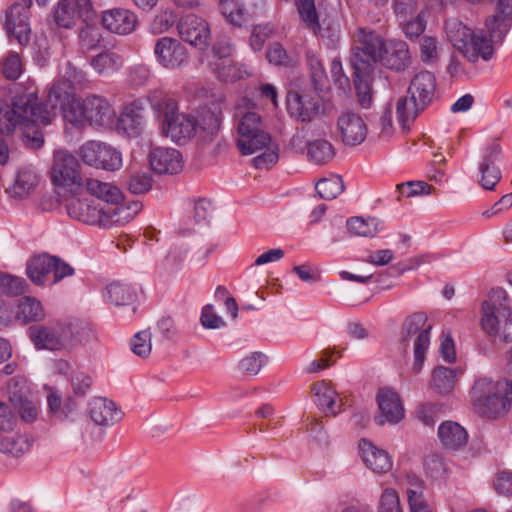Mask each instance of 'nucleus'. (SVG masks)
<instances>
[{"label": "nucleus", "instance_id": "1", "mask_svg": "<svg viewBox=\"0 0 512 512\" xmlns=\"http://www.w3.org/2000/svg\"><path fill=\"white\" fill-rule=\"evenodd\" d=\"M51 123V113L42 109L37 103L34 92L15 96L10 106L0 107V132L10 133L20 129L23 133L24 143L38 149L44 143L42 133L35 129L39 124ZM10 150L6 140L0 135V164L9 160Z\"/></svg>", "mask_w": 512, "mask_h": 512}, {"label": "nucleus", "instance_id": "2", "mask_svg": "<svg viewBox=\"0 0 512 512\" xmlns=\"http://www.w3.org/2000/svg\"><path fill=\"white\" fill-rule=\"evenodd\" d=\"M148 102L161 121L162 134L177 144H185L197 133V119L187 113L178 112L177 101L163 90H154Z\"/></svg>", "mask_w": 512, "mask_h": 512}, {"label": "nucleus", "instance_id": "3", "mask_svg": "<svg viewBox=\"0 0 512 512\" xmlns=\"http://www.w3.org/2000/svg\"><path fill=\"white\" fill-rule=\"evenodd\" d=\"M471 402L476 412L488 418L506 413L512 403V382L494 381L482 376L475 380L470 391Z\"/></svg>", "mask_w": 512, "mask_h": 512}, {"label": "nucleus", "instance_id": "4", "mask_svg": "<svg viewBox=\"0 0 512 512\" xmlns=\"http://www.w3.org/2000/svg\"><path fill=\"white\" fill-rule=\"evenodd\" d=\"M116 112L109 100L99 94H89L68 108L65 122L72 127L83 130L87 127L105 128L110 126Z\"/></svg>", "mask_w": 512, "mask_h": 512}, {"label": "nucleus", "instance_id": "5", "mask_svg": "<svg viewBox=\"0 0 512 512\" xmlns=\"http://www.w3.org/2000/svg\"><path fill=\"white\" fill-rule=\"evenodd\" d=\"M236 144L243 155L254 154L269 147L271 136L265 130L261 116L251 108L236 106L233 115Z\"/></svg>", "mask_w": 512, "mask_h": 512}, {"label": "nucleus", "instance_id": "6", "mask_svg": "<svg viewBox=\"0 0 512 512\" xmlns=\"http://www.w3.org/2000/svg\"><path fill=\"white\" fill-rule=\"evenodd\" d=\"M51 182L69 194L83 192L81 165L78 159L68 150L60 149L54 152L50 170Z\"/></svg>", "mask_w": 512, "mask_h": 512}, {"label": "nucleus", "instance_id": "7", "mask_svg": "<svg viewBox=\"0 0 512 512\" xmlns=\"http://www.w3.org/2000/svg\"><path fill=\"white\" fill-rule=\"evenodd\" d=\"M432 326L427 324V317L424 313L417 312L407 317L401 329V344L404 347L413 340L414 363L412 371L417 374L421 371L425 353L430 345V330Z\"/></svg>", "mask_w": 512, "mask_h": 512}, {"label": "nucleus", "instance_id": "8", "mask_svg": "<svg viewBox=\"0 0 512 512\" xmlns=\"http://www.w3.org/2000/svg\"><path fill=\"white\" fill-rule=\"evenodd\" d=\"M26 274L36 285H54L72 276L74 269L63 259L43 253L27 262Z\"/></svg>", "mask_w": 512, "mask_h": 512}, {"label": "nucleus", "instance_id": "9", "mask_svg": "<svg viewBox=\"0 0 512 512\" xmlns=\"http://www.w3.org/2000/svg\"><path fill=\"white\" fill-rule=\"evenodd\" d=\"M512 318L507 293L493 288L482 304L481 327L489 335L502 338L503 326Z\"/></svg>", "mask_w": 512, "mask_h": 512}, {"label": "nucleus", "instance_id": "10", "mask_svg": "<svg viewBox=\"0 0 512 512\" xmlns=\"http://www.w3.org/2000/svg\"><path fill=\"white\" fill-rule=\"evenodd\" d=\"M359 44L353 49L351 63L357 73L373 72V65L380 61L385 41L368 28H359Z\"/></svg>", "mask_w": 512, "mask_h": 512}, {"label": "nucleus", "instance_id": "11", "mask_svg": "<svg viewBox=\"0 0 512 512\" xmlns=\"http://www.w3.org/2000/svg\"><path fill=\"white\" fill-rule=\"evenodd\" d=\"M32 0H17L4 12L3 26L10 41L26 46L30 41V12Z\"/></svg>", "mask_w": 512, "mask_h": 512}, {"label": "nucleus", "instance_id": "12", "mask_svg": "<svg viewBox=\"0 0 512 512\" xmlns=\"http://www.w3.org/2000/svg\"><path fill=\"white\" fill-rule=\"evenodd\" d=\"M77 153L84 164L97 169L116 171L123 164L121 152L101 141H87L79 147Z\"/></svg>", "mask_w": 512, "mask_h": 512}, {"label": "nucleus", "instance_id": "13", "mask_svg": "<svg viewBox=\"0 0 512 512\" xmlns=\"http://www.w3.org/2000/svg\"><path fill=\"white\" fill-rule=\"evenodd\" d=\"M94 18L90 0H60L54 10L56 24L65 29H71L80 22H93Z\"/></svg>", "mask_w": 512, "mask_h": 512}, {"label": "nucleus", "instance_id": "14", "mask_svg": "<svg viewBox=\"0 0 512 512\" xmlns=\"http://www.w3.org/2000/svg\"><path fill=\"white\" fill-rule=\"evenodd\" d=\"M153 52L156 62L167 70L181 69L189 61L186 47L176 38L168 36L158 38Z\"/></svg>", "mask_w": 512, "mask_h": 512}, {"label": "nucleus", "instance_id": "15", "mask_svg": "<svg viewBox=\"0 0 512 512\" xmlns=\"http://www.w3.org/2000/svg\"><path fill=\"white\" fill-rule=\"evenodd\" d=\"M105 205L95 203L81 194H70V198L66 201V210L68 215L85 224L97 225L103 227V219L105 217Z\"/></svg>", "mask_w": 512, "mask_h": 512}, {"label": "nucleus", "instance_id": "16", "mask_svg": "<svg viewBox=\"0 0 512 512\" xmlns=\"http://www.w3.org/2000/svg\"><path fill=\"white\" fill-rule=\"evenodd\" d=\"M502 162L501 147L493 142L487 145L482 151L479 163V183L485 190H494L501 179L499 164Z\"/></svg>", "mask_w": 512, "mask_h": 512}, {"label": "nucleus", "instance_id": "17", "mask_svg": "<svg viewBox=\"0 0 512 512\" xmlns=\"http://www.w3.org/2000/svg\"><path fill=\"white\" fill-rule=\"evenodd\" d=\"M62 322L49 326H33L30 338L37 349L61 350L67 348L68 337Z\"/></svg>", "mask_w": 512, "mask_h": 512}, {"label": "nucleus", "instance_id": "18", "mask_svg": "<svg viewBox=\"0 0 512 512\" xmlns=\"http://www.w3.org/2000/svg\"><path fill=\"white\" fill-rule=\"evenodd\" d=\"M337 126L346 145L356 146L361 144L367 136V124L356 112L347 110L342 112L337 120Z\"/></svg>", "mask_w": 512, "mask_h": 512}, {"label": "nucleus", "instance_id": "19", "mask_svg": "<svg viewBox=\"0 0 512 512\" xmlns=\"http://www.w3.org/2000/svg\"><path fill=\"white\" fill-rule=\"evenodd\" d=\"M178 31L181 39L192 46L204 49L208 45L210 29L207 22L201 17L194 14L182 17Z\"/></svg>", "mask_w": 512, "mask_h": 512}, {"label": "nucleus", "instance_id": "20", "mask_svg": "<svg viewBox=\"0 0 512 512\" xmlns=\"http://www.w3.org/2000/svg\"><path fill=\"white\" fill-rule=\"evenodd\" d=\"M37 97V103L46 111L51 113V121L56 115L55 110H60L63 116V119L65 120V115L71 106H73L79 98H77L75 92L69 87L68 84H66L61 78L54 81L52 86L49 89L48 95H47V105L50 106V109H47L44 107Z\"/></svg>", "mask_w": 512, "mask_h": 512}, {"label": "nucleus", "instance_id": "21", "mask_svg": "<svg viewBox=\"0 0 512 512\" xmlns=\"http://www.w3.org/2000/svg\"><path fill=\"white\" fill-rule=\"evenodd\" d=\"M149 164L158 174H177L183 168L182 154L175 148L155 147L149 153Z\"/></svg>", "mask_w": 512, "mask_h": 512}, {"label": "nucleus", "instance_id": "22", "mask_svg": "<svg viewBox=\"0 0 512 512\" xmlns=\"http://www.w3.org/2000/svg\"><path fill=\"white\" fill-rule=\"evenodd\" d=\"M380 415L375 418L379 425L386 422L396 424L404 417V407L399 395L390 388H381L377 393Z\"/></svg>", "mask_w": 512, "mask_h": 512}, {"label": "nucleus", "instance_id": "23", "mask_svg": "<svg viewBox=\"0 0 512 512\" xmlns=\"http://www.w3.org/2000/svg\"><path fill=\"white\" fill-rule=\"evenodd\" d=\"M512 27V0H498L496 12L485 20L486 32L493 40L503 41Z\"/></svg>", "mask_w": 512, "mask_h": 512}, {"label": "nucleus", "instance_id": "24", "mask_svg": "<svg viewBox=\"0 0 512 512\" xmlns=\"http://www.w3.org/2000/svg\"><path fill=\"white\" fill-rule=\"evenodd\" d=\"M144 105L141 100L126 105L117 121V129L129 137H137L145 127Z\"/></svg>", "mask_w": 512, "mask_h": 512}, {"label": "nucleus", "instance_id": "25", "mask_svg": "<svg viewBox=\"0 0 512 512\" xmlns=\"http://www.w3.org/2000/svg\"><path fill=\"white\" fill-rule=\"evenodd\" d=\"M380 62L388 69L400 72L411 64V55L406 42L390 39L385 41Z\"/></svg>", "mask_w": 512, "mask_h": 512}, {"label": "nucleus", "instance_id": "26", "mask_svg": "<svg viewBox=\"0 0 512 512\" xmlns=\"http://www.w3.org/2000/svg\"><path fill=\"white\" fill-rule=\"evenodd\" d=\"M25 383L17 378H12L7 385V393L10 402L17 409L23 421L33 422L38 416V410L34 403L26 397Z\"/></svg>", "mask_w": 512, "mask_h": 512}, {"label": "nucleus", "instance_id": "27", "mask_svg": "<svg viewBox=\"0 0 512 512\" xmlns=\"http://www.w3.org/2000/svg\"><path fill=\"white\" fill-rule=\"evenodd\" d=\"M488 35H490L488 33ZM466 47L460 52L470 63H476L479 60L489 61L494 56L493 44L502 41L493 40L491 36L487 37L483 30L476 31L471 37Z\"/></svg>", "mask_w": 512, "mask_h": 512}, {"label": "nucleus", "instance_id": "28", "mask_svg": "<svg viewBox=\"0 0 512 512\" xmlns=\"http://www.w3.org/2000/svg\"><path fill=\"white\" fill-rule=\"evenodd\" d=\"M436 92V78L433 73L429 71H421L417 73L411 80L407 90V94L413 100L418 101L419 105L424 107L429 106L434 98Z\"/></svg>", "mask_w": 512, "mask_h": 512}, {"label": "nucleus", "instance_id": "29", "mask_svg": "<svg viewBox=\"0 0 512 512\" xmlns=\"http://www.w3.org/2000/svg\"><path fill=\"white\" fill-rule=\"evenodd\" d=\"M89 414L96 425L112 426L123 418L115 402L104 397H94L89 403Z\"/></svg>", "mask_w": 512, "mask_h": 512}, {"label": "nucleus", "instance_id": "30", "mask_svg": "<svg viewBox=\"0 0 512 512\" xmlns=\"http://www.w3.org/2000/svg\"><path fill=\"white\" fill-rule=\"evenodd\" d=\"M101 23L112 33L127 35L134 31L137 17L130 10L113 8L102 13Z\"/></svg>", "mask_w": 512, "mask_h": 512}, {"label": "nucleus", "instance_id": "31", "mask_svg": "<svg viewBox=\"0 0 512 512\" xmlns=\"http://www.w3.org/2000/svg\"><path fill=\"white\" fill-rule=\"evenodd\" d=\"M359 451L366 466L375 473H387L392 468L389 454L367 439L359 441Z\"/></svg>", "mask_w": 512, "mask_h": 512}, {"label": "nucleus", "instance_id": "32", "mask_svg": "<svg viewBox=\"0 0 512 512\" xmlns=\"http://www.w3.org/2000/svg\"><path fill=\"white\" fill-rule=\"evenodd\" d=\"M320 102L318 97L310 94H296L288 100L290 114L302 122H309L319 114Z\"/></svg>", "mask_w": 512, "mask_h": 512}, {"label": "nucleus", "instance_id": "33", "mask_svg": "<svg viewBox=\"0 0 512 512\" xmlns=\"http://www.w3.org/2000/svg\"><path fill=\"white\" fill-rule=\"evenodd\" d=\"M105 217L103 227L108 228L113 225H125L130 222L142 209L139 201H132L117 206L105 205Z\"/></svg>", "mask_w": 512, "mask_h": 512}, {"label": "nucleus", "instance_id": "34", "mask_svg": "<svg viewBox=\"0 0 512 512\" xmlns=\"http://www.w3.org/2000/svg\"><path fill=\"white\" fill-rule=\"evenodd\" d=\"M85 193L104 201V205H117L122 200V193L116 186L94 178L83 181V194Z\"/></svg>", "mask_w": 512, "mask_h": 512}, {"label": "nucleus", "instance_id": "35", "mask_svg": "<svg viewBox=\"0 0 512 512\" xmlns=\"http://www.w3.org/2000/svg\"><path fill=\"white\" fill-rule=\"evenodd\" d=\"M13 429L9 431L0 429V452L20 457L30 450L32 440L26 434L12 433Z\"/></svg>", "mask_w": 512, "mask_h": 512}, {"label": "nucleus", "instance_id": "36", "mask_svg": "<svg viewBox=\"0 0 512 512\" xmlns=\"http://www.w3.org/2000/svg\"><path fill=\"white\" fill-rule=\"evenodd\" d=\"M438 436L446 449L458 450L464 447L468 440V433L459 423L445 421L438 428Z\"/></svg>", "mask_w": 512, "mask_h": 512}, {"label": "nucleus", "instance_id": "37", "mask_svg": "<svg viewBox=\"0 0 512 512\" xmlns=\"http://www.w3.org/2000/svg\"><path fill=\"white\" fill-rule=\"evenodd\" d=\"M39 176L32 165L24 166L17 172L15 182L10 188L12 197L24 199L36 188Z\"/></svg>", "mask_w": 512, "mask_h": 512}, {"label": "nucleus", "instance_id": "38", "mask_svg": "<svg viewBox=\"0 0 512 512\" xmlns=\"http://www.w3.org/2000/svg\"><path fill=\"white\" fill-rule=\"evenodd\" d=\"M93 70L102 77H109L124 65L123 57L111 50L103 51L90 59Z\"/></svg>", "mask_w": 512, "mask_h": 512}, {"label": "nucleus", "instance_id": "39", "mask_svg": "<svg viewBox=\"0 0 512 512\" xmlns=\"http://www.w3.org/2000/svg\"><path fill=\"white\" fill-rule=\"evenodd\" d=\"M104 297L111 304L124 306L130 305L136 300L137 292L130 284L116 281L107 285Z\"/></svg>", "mask_w": 512, "mask_h": 512}, {"label": "nucleus", "instance_id": "40", "mask_svg": "<svg viewBox=\"0 0 512 512\" xmlns=\"http://www.w3.org/2000/svg\"><path fill=\"white\" fill-rule=\"evenodd\" d=\"M426 107L419 105L411 96L401 97L396 104V113L403 130H409L410 124Z\"/></svg>", "mask_w": 512, "mask_h": 512}, {"label": "nucleus", "instance_id": "41", "mask_svg": "<svg viewBox=\"0 0 512 512\" xmlns=\"http://www.w3.org/2000/svg\"><path fill=\"white\" fill-rule=\"evenodd\" d=\"M445 31L448 40L459 52L466 47L467 43L472 39L471 37L476 32L457 19H449L446 21Z\"/></svg>", "mask_w": 512, "mask_h": 512}, {"label": "nucleus", "instance_id": "42", "mask_svg": "<svg viewBox=\"0 0 512 512\" xmlns=\"http://www.w3.org/2000/svg\"><path fill=\"white\" fill-rule=\"evenodd\" d=\"M221 125V110L218 107L206 109L197 120V131L203 140H212L219 132Z\"/></svg>", "mask_w": 512, "mask_h": 512}, {"label": "nucleus", "instance_id": "43", "mask_svg": "<svg viewBox=\"0 0 512 512\" xmlns=\"http://www.w3.org/2000/svg\"><path fill=\"white\" fill-rule=\"evenodd\" d=\"M210 65L218 79L224 82H235L249 76L244 64L232 62L229 59L212 62Z\"/></svg>", "mask_w": 512, "mask_h": 512}, {"label": "nucleus", "instance_id": "44", "mask_svg": "<svg viewBox=\"0 0 512 512\" xmlns=\"http://www.w3.org/2000/svg\"><path fill=\"white\" fill-rule=\"evenodd\" d=\"M456 385V374L451 368L436 367L431 375L430 386L438 394L446 395L453 391Z\"/></svg>", "mask_w": 512, "mask_h": 512}, {"label": "nucleus", "instance_id": "45", "mask_svg": "<svg viewBox=\"0 0 512 512\" xmlns=\"http://www.w3.org/2000/svg\"><path fill=\"white\" fill-rule=\"evenodd\" d=\"M312 391L316 397L318 407L327 416H336L338 411L335 409L336 391L326 382L321 381L313 385Z\"/></svg>", "mask_w": 512, "mask_h": 512}, {"label": "nucleus", "instance_id": "46", "mask_svg": "<svg viewBox=\"0 0 512 512\" xmlns=\"http://www.w3.org/2000/svg\"><path fill=\"white\" fill-rule=\"evenodd\" d=\"M307 154L309 161L315 165H324L334 158L335 149L330 141L316 139L308 143Z\"/></svg>", "mask_w": 512, "mask_h": 512}, {"label": "nucleus", "instance_id": "47", "mask_svg": "<svg viewBox=\"0 0 512 512\" xmlns=\"http://www.w3.org/2000/svg\"><path fill=\"white\" fill-rule=\"evenodd\" d=\"M381 222L374 217H352L347 220L348 230L361 237H374L380 230Z\"/></svg>", "mask_w": 512, "mask_h": 512}, {"label": "nucleus", "instance_id": "48", "mask_svg": "<svg viewBox=\"0 0 512 512\" xmlns=\"http://www.w3.org/2000/svg\"><path fill=\"white\" fill-rule=\"evenodd\" d=\"M295 5L305 26L312 30L314 34H321L322 28L314 0H295Z\"/></svg>", "mask_w": 512, "mask_h": 512}, {"label": "nucleus", "instance_id": "49", "mask_svg": "<svg viewBox=\"0 0 512 512\" xmlns=\"http://www.w3.org/2000/svg\"><path fill=\"white\" fill-rule=\"evenodd\" d=\"M16 315L23 322H32L42 320L45 317V312L37 299L24 297L18 304Z\"/></svg>", "mask_w": 512, "mask_h": 512}, {"label": "nucleus", "instance_id": "50", "mask_svg": "<svg viewBox=\"0 0 512 512\" xmlns=\"http://www.w3.org/2000/svg\"><path fill=\"white\" fill-rule=\"evenodd\" d=\"M65 331L64 333L69 338L67 341V348L78 343H86L93 335L92 329L79 321H63Z\"/></svg>", "mask_w": 512, "mask_h": 512}, {"label": "nucleus", "instance_id": "51", "mask_svg": "<svg viewBox=\"0 0 512 512\" xmlns=\"http://www.w3.org/2000/svg\"><path fill=\"white\" fill-rule=\"evenodd\" d=\"M410 486L407 488L408 502L411 512H430L424 499L422 482L416 476H409Z\"/></svg>", "mask_w": 512, "mask_h": 512}, {"label": "nucleus", "instance_id": "52", "mask_svg": "<svg viewBox=\"0 0 512 512\" xmlns=\"http://www.w3.org/2000/svg\"><path fill=\"white\" fill-rule=\"evenodd\" d=\"M318 195L325 200L337 198L344 190V183L340 176L334 175L321 179L316 184Z\"/></svg>", "mask_w": 512, "mask_h": 512}, {"label": "nucleus", "instance_id": "53", "mask_svg": "<svg viewBox=\"0 0 512 512\" xmlns=\"http://www.w3.org/2000/svg\"><path fill=\"white\" fill-rule=\"evenodd\" d=\"M307 65L310 71L311 80L316 91H323L328 84V77L319 58L308 52L306 55Z\"/></svg>", "mask_w": 512, "mask_h": 512}, {"label": "nucleus", "instance_id": "54", "mask_svg": "<svg viewBox=\"0 0 512 512\" xmlns=\"http://www.w3.org/2000/svg\"><path fill=\"white\" fill-rule=\"evenodd\" d=\"M420 59L427 65L438 62L440 57V46L436 38L423 36L419 40Z\"/></svg>", "mask_w": 512, "mask_h": 512}, {"label": "nucleus", "instance_id": "55", "mask_svg": "<svg viewBox=\"0 0 512 512\" xmlns=\"http://www.w3.org/2000/svg\"><path fill=\"white\" fill-rule=\"evenodd\" d=\"M371 74L372 72L357 73V71L354 70L356 94L358 101L363 108H369L372 100L369 84Z\"/></svg>", "mask_w": 512, "mask_h": 512}, {"label": "nucleus", "instance_id": "56", "mask_svg": "<svg viewBox=\"0 0 512 512\" xmlns=\"http://www.w3.org/2000/svg\"><path fill=\"white\" fill-rule=\"evenodd\" d=\"M126 184L131 193L142 194L152 187V178L147 172L130 171L127 175Z\"/></svg>", "mask_w": 512, "mask_h": 512}, {"label": "nucleus", "instance_id": "57", "mask_svg": "<svg viewBox=\"0 0 512 512\" xmlns=\"http://www.w3.org/2000/svg\"><path fill=\"white\" fill-rule=\"evenodd\" d=\"M69 87L74 91L75 89H82L88 86L89 79L83 70L68 63L65 67L64 73L60 77Z\"/></svg>", "mask_w": 512, "mask_h": 512}, {"label": "nucleus", "instance_id": "58", "mask_svg": "<svg viewBox=\"0 0 512 512\" xmlns=\"http://www.w3.org/2000/svg\"><path fill=\"white\" fill-rule=\"evenodd\" d=\"M70 383L73 393L76 396L83 397L90 391L93 380L87 372L77 369L72 371Z\"/></svg>", "mask_w": 512, "mask_h": 512}, {"label": "nucleus", "instance_id": "59", "mask_svg": "<svg viewBox=\"0 0 512 512\" xmlns=\"http://www.w3.org/2000/svg\"><path fill=\"white\" fill-rule=\"evenodd\" d=\"M25 280L0 272V292L7 295H19L25 291Z\"/></svg>", "mask_w": 512, "mask_h": 512}, {"label": "nucleus", "instance_id": "60", "mask_svg": "<svg viewBox=\"0 0 512 512\" xmlns=\"http://www.w3.org/2000/svg\"><path fill=\"white\" fill-rule=\"evenodd\" d=\"M266 356L261 352H254L249 356L243 358L239 367L240 370L250 376L257 375L262 367L266 364Z\"/></svg>", "mask_w": 512, "mask_h": 512}, {"label": "nucleus", "instance_id": "61", "mask_svg": "<svg viewBox=\"0 0 512 512\" xmlns=\"http://www.w3.org/2000/svg\"><path fill=\"white\" fill-rule=\"evenodd\" d=\"M152 334L149 330L136 333L131 340V350L139 357H146L151 352Z\"/></svg>", "mask_w": 512, "mask_h": 512}, {"label": "nucleus", "instance_id": "62", "mask_svg": "<svg viewBox=\"0 0 512 512\" xmlns=\"http://www.w3.org/2000/svg\"><path fill=\"white\" fill-rule=\"evenodd\" d=\"M400 24L402 25L403 32L407 37H419L426 28L424 13H417L406 21L400 22Z\"/></svg>", "mask_w": 512, "mask_h": 512}, {"label": "nucleus", "instance_id": "63", "mask_svg": "<svg viewBox=\"0 0 512 512\" xmlns=\"http://www.w3.org/2000/svg\"><path fill=\"white\" fill-rule=\"evenodd\" d=\"M392 8L397 20L403 22L417 14L418 0H393Z\"/></svg>", "mask_w": 512, "mask_h": 512}, {"label": "nucleus", "instance_id": "64", "mask_svg": "<svg viewBox=\"0 0 512 512\" xmlns=\"http://www.w3.org/2000/svg\"><path fill=\"white\" fill-rule=\"evenodd\" d=\"M378 512H403L395 490L387 488L381 494Z\"/></svg>", "mask_w": 512, "mask_h": 512}]
</instances>
